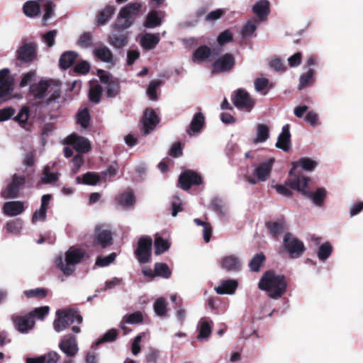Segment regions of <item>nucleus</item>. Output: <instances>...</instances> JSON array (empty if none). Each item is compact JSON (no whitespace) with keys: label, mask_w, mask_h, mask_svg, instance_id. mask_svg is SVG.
<instances>
[{"label":"nucleus","mask_w":363,"mask_h":363,"mask_svg":"<svg viewBox=\"0 0 363 363\" xmlns=\"http://www.w3.org/2000/svg\"><path fill=\"white\" fill-rule=\"evenodd\" d=\"M257 21L255 19L249 20L242 26L241 35L243 38L252 35L257 28Z\"/></svg>","instance_id":"3c124183"},{"label":"nucleus","mask_w":363,"mask_h":363,"mask_svg":"<svg viewBox=\"0 0 363 363\" xmlns=\"http://www.w3.org/2000/svg\"><path fill=\"white\" fill-rule=\"evenodd\" d=\"M24 294L28 298H43L47 296L48 291L45 289L36 288L34 289L25 291Z\"/></svg>","instance_id":"680f3d73"},{"label":"nucleus","mask_w":363,"mask_h":363,"mask_svg":"<svg viewBox=\"0 0 363 363\" xmlns=\"http://www.w3.org/2000/svg\"><path fill=\"white\" fill-rule=\"evenodd\" d=\"M161 84L162 81L159 79L152 80L150 82L147 89V94L151 100L156 101L157 99V89Z\"/></svg>","instance_id":"13d9d810"},{"label":"nucleus","mask_w":363,"mask_h":363,"mask_svg":"<svg viewBox=\"0 0 363 363\" xmlns=\"http://www.w3.org/2000/svg\"><path fill=\"white\" fill-rule=\"evenodd\" d=\"M266 227L272 236L277 239L286 229V222L284 218L276 221H268L266 223Z\"/></svg>","instance_id":"412c9836"},{"label":"nucleus","mask_w":363,"mask_h":363,"mask_svg":"<svg viewBox=\"0 0 363 363\" xmlns=\"http://www.w3.org/2000/svg\"><path fill=\"white\" fill-rule=\"evenodd\" d=\"M23 225V221L21 218H15L9 220L6 224V229L9 233L17 235L20 233Z\"/></svg>","instance_id":"37998d69"},{"label":"nucleus","mask_w":363,"mask_h":363,"mask_svg":"<svg viewBox=\"0 0 363 363\" xmlns=\"http://www.w3.org/2000/svg\"><path fill=\"white\" fill-rule=\"evenodd\" d=\"M162 24V18L159 16V12L157 11H150L146 16L144 23L145 27L147 28H154Z\"/></svg>","instance_id":"c9c22d12"},{"label":"nucleus","mask_w":363,"mask_h":363,"mask_svg":"<svg viewBox=\"0 0 363 363\" xmlns=\"http://www.w3.org/2000/svg\"><path fill=\"white\" fill-rule=\"evenodd\" d=\"M160 118L155 110L152 108H145L140 120L143 134H150L160 123Z\"/></svg>","instance_id":"ddd939ff"},{"label":"nucleus","mask_w":363,"mask_h":363,"mask_svg":"<svg viewBox=\"0 0 363 363\" xmlns=\"http://www.w3.org/2000/svg\"><path fill=\"white\" fill-rule=\"evenodd\" d=\"M141 9V3L130 2L121 9L118 16L121 18L128 19L139 14Z\"/></svg>","instance_id":"aec40b11"},{"label":"nucleus","mask_w":363,"mask_h":363,"mask_svg":"<svg viewBox=\"0 0 363 363\" xmlns=\"http://www.w3.org/2000/svg\"><path fill=\"white\" fill-rule=\"evenodd\" d=\"M116 257V254L112 252L106 257H98L96 260V265L104 267L112 263Z\"/></svg>","instance_id":"0e129e2a"},{"label":"nucleus","mask_w":363,"mask_h":363,"mask_svg":"<svg viewBox=\"0 0 363 363\" xmlns=\"http://www.w3.org/2000/svg\"><path fill=\"white\" fill-rule=\"evenodd\" d=\"M266 260L264 253L260 252L256 254L249 263V267L252 272H257L259 271L261 266Z\"/></svg>","instance_id":"79ce46f5"},{"label":"nucleus","mask_w":363,"mask_h":363,"mask_svg":"<svg viewBox=\"0 0 363 363\" xmlns=\"http://www.w3.org/2000/svg\"><path fill=\"white\" fill-rule=\"evenodd\" d=\"M310 179L303 175H295L294 178H289L285 184L291 189L301 192L304 196L311 199L317 206H322L326 198V190L325 188H318L315 192H310L307 190Z\"/></svg>","instance_id":"7ed1b4c3"},{"label":"nucleus","mask_w":363,"mask_h":363,"mask_svg":"<svg viewBox=\"0 0 363 363\" xmlns=\"http://www.w3.org/2000/svg\"><path fill=\"white\" fill-rule=\"evenodd\" d=\"M152 240L150 237L143 236L138 241L135 255L140 264L147 263L152 255Z\"/></svg>","instance_id":"6e6552de"},{"label":"nucleus","mask_w":363,"mask_h":363,"mask_svg":"<svg viewBox=\"0 0 363 363\" xmlns=\"http://www.w3.org/2000/svg\"><path fill=\"white\" fill-rule=\"evenodd\" d=\"M202 182L200 174L193 170L186 169L179 175L178 186L184 191H188L192 186H199Z\"/></svg>","instance_id":"9b49d317"},{"label":"nucleus","mask_w":363,"mask_h":363,"mask_svg":"<svg viewBox=\"0 0 363 363\" xmlns=\"http://www.w3.org/2000/svg\"><path fill=\"white\" fill-rule=\"evenodd\" d=\"M93 37L91 32H84L77 41V45L83 48H87L92 45Z\"/></svg>","instance_id":"6e6d98bb"},{"label":"nucleus","mask_w":363,"mask_h":363,"mask_svg":"<svg viewBox=\"0 0 363 363\" xmlns=\"http://www.w3.org/2000/svg\"><path fill=\"white\" fill-rule=\"evenodd\" d=\"M128 36L124 34H113L109 37V43L116 48H121L128 43Z\"/></svg>","instance_id":"a18cd8bd"},{"label":"nucleus","mask_w":363,"mask_h":363,"mask_svg":"<svg viewBox=\"0 0 363 363\" xmlns=\"http://www.w3.org/2000/svg\"><path fill=\"white\" fill-rule=\"evenodd\" d=\"M258 287L265 291L270 298L277 300L286 292L288 281L284 274H277L274 270H267L261 277Z\"/></svg>","instance_id":"f257e3e1"},{"label":"nucleus","mask_w":363,"mask_h":363,"mask_svg":"<svg viewBox=\"0 0 363 363\" xmlns=\"http://www.w3.org/2000/svg\"><path fill=\"white\" fill-rule=\"evenodd\" d=\"M221 267L229 272L239 271L241 267L239 259L235 255H228L220 261Z\"/></svg>","instance_id":"a878e982"},{"label":"nucleus","mask_w":363,"mask_h":363,"mask_svg":"<svg viewBox=\"0 0 363 363\" xmlns=\"http://www.w3.org/2000/svg\"><path fill=\"white\" fill-rule=\"evenodd\" d=\"M231 100L236 108L247 112L251 111L255 106L254 99L251 98L247 91L242 89H238L235 91L232 95Z\"/></svg>","instance_id":"1a4fd4ad"},{"label":"nucleus","mask_w":363,"mask_h":363,"mask_svg":"<svg viewBox=\"0 0 363 363\" xmlns=\"http://www.w3.org/2000/svg\"><path fill=\"white\" fill-rule=\"evenodd\" d=\"M50 308L48 306H41L33 309L28 315L32 317L33 319H34V318L43 319L48 314Z\"/></svg>","instance_id":"e2e57ef3"},{"label":"nucleus","mask_w":363,"mask_h":363,"mask_svg":"<svg viewBox=\"0 0 363 363\" xmlns=\"http://www.w3.org/2000/svg\"><path fill=\"white\" fill-rule=\"evenodd\" d=\"M211 321L201 320L199 326V335L197 339L199 340H205L209 337L212 332Z\"/></svg>","instance_id":"f704fd0d"},{"label":"nucleus","mask_w":363,"mask_h":363,"mask_svg":"<svg viewBox=\"0 0 363 363\" xmlns=\"http://www.w3.org/2000/svg\"><path fill=\"white\" fill-rule=\"evenodd\" d=\"M65 143L72 145L78 153H87L91 148V143L87 138L76 134L68 135L65 138Z\"/></svg>","instance_id":"2eb2a0df"},{"label":"nucleus","mask_w":363,"mask_h":363,"mask_svg":"<svg viewBox=\"0 0 363 363\" xmlns=\"http://www.w3.org/2000/svg\"><path fill=\"white\" fill-rule=\"evenodd\" d=\"M29 91L35 99H43L48 91L50 95L44 101L47 106L57 102L62 95L61 83L55 80L41 79L38 83L30 84Z\"/></svg>","instance_id":"f03ea898"},{"label":"nucleus","mask_w":363,"mask_h":363,"mask_svg":"<svg viewBox=\"0 0 363 363\" xmlns=\"http://www.w3.org/2000/svg\"><path fill=\"white\" fill-rule=\"evenodd\" d=\"M90 70V65L86 61H82L74 67V72L79 74H86Z\"/></svg>","instance_id":"774afa93"},{"label":"nucleus","mask_w":363,"mask_h":363,"mask_svg":"<svg viewBox=\"0 0 363 363\" xmlns=\"http://www.w3.org/2000/svg\"><path fill=\"white\" fill-rule=\"evenodd\" d=\"M24 205L22 201H7L3 206V212L9 216H16L24 211Z\"/></svg>","instance_id":"4be33fe9"},{"label":"nucleus","mask_w":363,"mask_h":363,"mask_svg":"<svg viewBox=\"0 0 363 363\" xmlns=\"http://www.w3.org/2000/svg\"><path fill=\"white\" fill-rule=\"evenodd\" d=\"M235 65L233 54L225 53L219 57L213 64V72L221 73L230 72Z\"/></svg>","instance_id":"4468645a"},{"label":"nucleus","mask_w":363,"mask_h":363,"mask_svg":"<svg viewBox=\"0 0 363 363\" xmlns=\"http://www.w3.org/2000/svg\"><path fill=\"white\" fill-rule=\"evenodd\" d=\"M59 354L55 352H50L37 357H28L26 363H57Z\"/></svg>","instance_id":"7c9ffc66"},{"label":"nucleus","mask_w":363,"mask_h":363,"mask_svg":"<svg viewBox=\"0 0 363 363\" xmlns=\"http://www.w3.org/2000/svg\"><path fill=\"white\" fill-rule=\"evenodd\" d=\"M16 329L21 333H26L34 328L35 320L28 314L16 316L13 318Z\"/></svg>","instance_id":"a211bd4d"},{"label":"nucleus","mask_w":363,"mask_h":363,"mask_svg":"<svg viewBox=\"0 0 363 363\" xmlns=\"http://www.w3.org/2000/svg\"><path fill=\"white\" fill-rule=\"evenodd\" d=\"M275 146L284 152H289L291 149V133L289 124H286L282 127L281 133L278 136Z\"/></svg>","instance_id":"f3484780"},{"label":"nucleus","mask_w":363,"mask_h":363,"mask_svg":"<svg viewBox=\"0 0 363 363\" xmlns=\"http://www.w3.org/2000/svg\"><path fill=\"white\" fill-rule=\"evenodd\" d=\"M35 43L23 42L16 51V59L22 63H30L36 57Z\"/></svg>","instance_id":"f8f14e48"},{"label":"nucleus","mask_w":363,"mask_h":363,"mask_svg":"<svg viewBox=\"0 0 363 363\" xmlns=\"http://www.w3.org/2000/svg\"><path fill=\"white\" fill-rule=\"evenodd\" d=\"M283 247L291 259L301 257L306 251L303 242L289 232L284 236Z\"/></svg>","instance_id":"423d86ee"},{"label":"nucleus","mask_w":363,"mask_h":363,"mask_svg":"<svg viewBox=\"0 0 363 363\" xmlns=\"http://www.w3.org/2000/svg\"><path fill=\"white\" fill-rule=\"evenodd\" d=\"M116 202L123 208H129L133 206L135 202V198L131 190L126 191L119 194L116 198Z\"/></svg>","instance_id":"2f4dec72"},{"label":"nucleus","mask_w":363,"mask_h":363,"mask_svg":"<svg viewBox=\"0 0 363 363\" xmlns=\"http://www.w3.org/2000/svg\"><path fill=\"white\" fill-rule=\"evenodd\" d=\"M78 53L74 51H66L63 52L59 60V65L62 69H67L71 67L76 61Z\"/></svg>","instance_id":"cd10ccee"},{"label":"nucleus","mask_w":363,"mask_h":363,"mask_svg":"<svg viewBox=\"0 0 363 363\" xmlns=\"http://www.w3.org/2000/svg\"><path fill=\"white\" fill-rule=\"evenodd\" d=\"M120 84L118 80H111L106 87V96L111 98L116 96L120 91Z\"/></svg>","instance_id":"4d7b16f0"},{"label":"nucleus","mask_w":363,"mask_h":363,"mask_svg":"<svg viewBox=\"0 0 363 363\" xmlns=\"http://www.w3.org/2000/svg\"><path fill=\"white\" fill-rule=\"evenodd\" d=\"M83 321V318L79 312L73 308H65L58 310L56 312V318L53 322L55 330L60 333L65 330L69 325L74 323L80 325Z\"/></svg>","instance_id":"39448f33"},{"label":"nucleus","mask_w":363,"mask_h":363,"mask_svg":"<svg viewBox=\"0 0 363 363\" xmlns=\"http://www.w3.org/2000/svg\"><path fill=\"white\" fill-rule=\"evenodd\" d=\"M94 56L104 62H111L113 60L112 52L106 46L98 48L94 50Z\"/></svg>","instance_id":"e433bc0d"},{"label":"nucleus","mask_w":363,"mask_h":363,"mask_svg":"<svg viewBox=\"0 0 363 363\" xmlns=\"http://www.w3.org/2000/svg\"><path fill=\"white\" fill-rule=\"evenodd\" d=\"M167 301L163 297L157 298L154 303V311L160 317L167 316Z\"/></svg>","instance_id":"c03bdc74"},{"label":"nucleus","mask_w":363,"mask_h":363,"mask_svg":"<svg viewBox=\"0 0 363 363\" xmlns=\"http://www.w3.org/2000/svg\"><path fill=\"white\" fill-rule=\"evenodd\" d=\"M143 321V315L140 311H136L133 313L123 316L122 322L128 324H140Z\"/></svg>","instance_id":"864d4df0"},{"label":"nucleus","mask_w":363,"mask_h":363,"mask_svg":"<svg viewBox=\"0 0 363 363\" xmlns=\"http://www.w3.org/2000/svg\"><path fill=\"white\" fill-rule=\"evenodd\" d=\"M237 287L238 282L235 280H226L216 287V291L218 294H232L235 291Z\"/></svg>","instance_id":"473e14b6"},{"label":"nucleus","mask_w":363,"mask_h":363,"mask_svg":"<svg viewBox=\"0 0 363 363\" xmlns=\"http://www.w3.org/2000/svg\"><path fill=\"white\" fill-rule=\"evenodd\" d=\"M60 349L69 357H74L78 352L77 339L74 335H66L59 343Z\"/></svg>","instance_id":"dca6fc26"},{"label":"nucleus","mask_w":363,"mask_h":363,"mask_svg":"<svg viewBox=\"0 0 363 363\" xmlns=\"http://www.w3.org/2000/svg\"><path fill=\"white\" fill-rule=\"evenodd\" d=\"M333 246L329 242L323 243L318 249V257L320 260L325 262L331 255Z\"/></svg>","instance_id":"09e8293b"},{"label":"nucleus","mask_w":363,"mask_h":363,"mask_svg":"<svg viewBox=\"0 0 363 363\" xmlns=\"http://www.w3.org/2000/svg\"><path fill=\"white\" fill-rule=\"evenodd\" d=\"M26 180L24 175L18 176L16 174H13L11 182L1 191V197L5 199L18 197L19 191L24 186Z\"/></svg>","instance_id":"9d476101"},{"label":"nucleus","mask_w":363,"mask_h":363,"mask_svg":"<svg viewBox=\"0 0 363 363\" xmlns=\"http://www.w3.org/2000/svg\"><path fill=\"white\" fill-rule=\"evenodd\" d=\"M29 108L27 106H23L13 118L15 121L18 122L22 127H24L29 118Z\"/></svg>","instance_id":"5fc2aeb1"},{"label":"nucleus","mask_w":363,"mask_h":363,"mask_svg":"<svg viewBox=\"0 0 363 363\" xmlns=\"http://www.w3.org/2000/svg\"><path fill=\"white\" fill-rule=\"evenodd\" d=\"M274 162L275 160L274 158H270L267 161L259 164L254 171V176L260 182L267 181L272 172Z\"/></svg>","instance_id":"6ab92c4d"},{"label":"nucleus","mask_w":363,"mask_h":363,"mask_svg":"<svg viewBox=\"0 0 363 363\" xmlns=\"http://www.w3.org/2000/svg\"><path fill=\"white\" fill-rule=\"evenodd\" d=\"M100 180V177L94 172H86L83 174L82 177H77L76 182L77 184H84L86 185H96Z\"/></svg>","instance_id":"58836bf2"},{"label":"nucleus","mask_w":363,"mask_h":363,"mask_svg":"<svg viewBox=\"0 0 363 363\" xmlns=\"http://www.w3.org/2000/svg\"><path fill=\"white\" fill-rule=\"evenodd\" d=\"M13 91V79H7L0 84V103H4L11 99Z\"/></svg>","instance_id":"bb28decb"},{"label":"nucleus","mask_w":363,"mask_h":363,"mask_svg":"<svg viewBox=\"0 0 363 363\" xmlns=\"http://www.w3.org/2000/svg\"><path fill=\"white\" fill-rule=\"evenodd\" d=\"M23 11L26 16L32 18L40 13V5L35 1H28L24 4Z\"/></svg>","instance_id":"ea45409f"},{"label":"nucleus","mask_w":363,"mask_h":363,"mask_svg":"<svg viewBox=\"0 0 363 363\" xmlns=\"http://www.w3.org/2000/svg\"><path fill=\"white\" fill-rule=\"evenodd\" d=\"M269 137V127L262 123L257 124V135L253 140L254 144H258L265 142Z\"/></svg>","instance_id":"72a5a7b5"},{"label":"nucleus","mask_w":363,"mask_h":363,"mask_svg":"<svg viewBox=\"0 0 363 363\" xmlns=\"http://www.w3.org/2000/svg\"><path fill=\"white\" fill-rule=\"evenodd\" d=\"M103 88L101 85L96 84L89 90V99L91 102L99 103L101 100Z\"/></svg>","instance_id":"bf43d9fd"},{"label":"nucleus","mask_w":363,"mask_h":363,"mask_svg":"<svg viewBox=\"0 0 363 363\" xmlns=\"http://www.w3.org/2000/svg\"><path fill=\"white\" fill-rule=\"evenodd\" d=\"M154 269L156 277L169 279L172 275V271L166 263L156 262Z\"/></svg>","instance_id":"a19ab883"},{"label":"nucleus","mask_w":363,"mask_h":363,"mask_svg":"<svg viewBox=\"0 0 363 363\" xmlns=\"http://www.w3.org/2000/svg\"><path fill=\"white\" fill-rule=\"evenodd\" d=\"M57 34V30L55 29L49 30L43 35V40L48 48H52L55 45V39Z\"/></svg>","instance_id":"338daca9"},{"label":"nucleus","mask_w":363,"mask_h":363,"mask_svg":"<svg viewBox=\"0 0 363 363\" xmlns=\"http://www.w3.org/2000/svg\"><path fill=\"white\" fill-rule=\"evenodd\" d=\"M315 71L313 69H309L307 72L303 73L300 77L298 89H301L314 82Z\"/></svg>","instance_id":"de8ad7c7"},{"label":"nucleus","mask_w":363,"mask_h":363,"mask_svg":"<svg viewBox=\"0 0 363 363\" xmlns=\"http://www.w3.org/2000/svg\"><path fill=\"white\" fill-rule=\"evenodd\" d=\"M58 173H53L50 171L49 166H45L43 171V176L41 177V182L43 184H50L55 182L58 180Z\"/></svg>","instance_id":"8fccbe9b"},{"label":"nucleus","mask_w":363,"mask_h":363,"mask_svg":"<svg viewBox=\"0 0 363 363\" xmlns=\"http://www.w3.org/2000/svg\"><path fill=\"white\" fill-rule=\"evenodd\" d=\"M233 40L232 33L229 30H225L220 33L218 36L217 41L220 45H223Z\"/></svg>","instance_id":"69168bd1"},{"label":"nucleus","mask_w":363,"mask_h":363,"mask_svg":"<svg viewBox=\"0 0 363 363\" xmlns=\"http://www.w3.org/2000/svg\"><path fill=\"white\" fill-rule=\"evenodd\" d=\"M160 36L158 33H145L140 40L141 46L146 50L155 48L160 42Z\"/></svg>","instance_id":"c756f323"},{"label":"nucleus","mask_w":363,"mask_h":363,"mask_svg":"<svg viewBox=\"0 0 363 363\" xmlns=\"http://www.w3.org/2000/svg\"><path fill=\"white\" fill-rule=\"evenodd\" d=\"M204 125L205 117L201 112H198L194 114L186 131L189 135H191L199 133L203 128Z\"/></svg>","instance_id":"393cba45"},{"label":"nucleus","mask_w":363,"mask_h":363,"mask_svg":"<svg viewBox=\"0 0 363 363\" xmlns=\"http://www.w3.org/2000/svg\"><path fill=\"white\" fill-rule=\"evenodd\" d=\"M90 113L87 108H84L77 114V122L82 128H86L89 125Z\"/></svg>","instance_id":"603ef678"},{"label":"nucleus","mask_w":363,"mask_h":363,"mask_svg":"<svg viewBox=\"0 0 363 363\" xmlns=\"http://www.w3.org/2000/svg\"><path fill=\"white\" fill-rule=\"evenodd\" d=\"M116 8L113 6L108 5L96 15L95 23L97 26L105 25L114 14Z\"/></svg>","instance_id":"c85d7f7f"},{"label":"nucleus","mask_w":363,"mask_h":363,"mask_svg":"<svg viewBox=\"0 0 363 363\" xmlns=\"http://www.w3.org/2000/svg\"><path fill=\"white\" fill-rule=\"evenodd\" d=\"M170 244L167 240L160 236H156L155 240V255H161L169 250Z\"/></svg>","instance_id":"49530a36"},{"label":"nucleus","mask_w":363,"mask_h":363,"mask_svg":"<svg viewBox=\"0 0 363 363\" xmlns=\"http://www.w3.org/2000/svg\"><path fill=\"white\" fill-rule=\"evenodd\" d=\"M113 233L105 225H96L93 235V245L105 249L113 244Z\"/></svg>","instance_id":"0eeeda50"},{"label":"nucleus","mask_w":363,"mask_h":363,"mask_svg":"<svg viewBox=\"0 0 363 363\" xmlns=\"http://www.w3.org/2000/svg\"><path fill=\"white\" fill-rule=\"evenodd\" d=\"M253 13L260 21H265L270 13V4L268 0H259L252 6Z\"/></svg>","instance_id":"5701e85b"},{"label":"nucleus","mask_w":363,"mask_h":363,"mask_svg":"<svg viewBox=\"0 0 363 363\" xmlns=\"http://www.w3.org/2000/svg\"><path fill=\"white\" fill-rule=\"evenodd\" d=\"M211 49L207 45H201L196 48L193 54V60L203 62L211 55Z\"/></svg>","instance_id":"4c0bfd02"},{"label":"nucleus","mask_w":363,"mask_h":363,"mask_svg":"<svg viewBox=\"0 0 363 363\" xmlns=\"http://www.w3.org/2000/svg\"><path fill=\"white\" fill-rule=\"evenodd\" d=\"M292 164L293 167L289 171L290 178H294L296 174H294V171L296 166L301 167V168L306 171H312L316 167L318 162L309 157H305L300 158L296 162H293Z\"/></svg>","instance_id":"b1692460"},{"label":"nucleus","mask_w":363,"mask_h":363,"mask_svg":"<svg viewBox=\"0 0 363 363\" xmlns=\"http://www.w3.org/2000/svg\"><path fill=\"white\" fill-rule=\"evenodd\" d=\"M86 256V252L80 248H69L65 253V263L62 257L56 260L57 267L66 276L71 275L74 271V264H79Z\"/></svg>","instance_id":"20e7f679"},{"label":"nucleus","mask_w":363,"mask_h":363,"mask_svg":"<svg viewBox=\"0 0 363 363\" xmlns=\"http://www.w3.org/2000/svg\"><path fill=\"white\" fill-rule=\"evenodd\" d=\"M118 336V333L116 329H111L108 330L101 338L99 339L96 345H100L104 342H109L115 341Z\"/></svg>","instance_id":"052dcab7"}]
</instances>
